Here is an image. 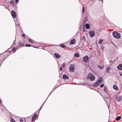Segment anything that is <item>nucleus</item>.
<instances>
[{
	"mask_svg": "<svg viewBox=\"0 0 122 122\" xmlns=\"http://www.w3.org/2000/svg\"><path fill=\"white\" fill-rule=\"evenodd\" d=\"M97 81L100 84L103 82V79L102 77H100L97 80Z\"/></svg>",
	"mask_w": 122,
	"mask_h": 122,
	"instance_id": "obj_9",
	"label": "nucleus"
},
{
	"mask_svg": "<svg viewBox=\"0 0 122 122\" xmlns=\"http://www.w3.org/2000/svg\"><path fill=\"white\" fill-rule=\"evenodd\" d=\"M85 11V9L84 7H82V12L83 13H84Z\"/></svg>",
	"mask_w": 122,
	"mask_h": 122,
	"instance_id": "obj_36",
	"label": "nucleus"
},
{
	"mask_svg": "<svg viewBox=\"0 0 122 122\" xmlns=\"http://www.w3.org/2000/svg\"><path fill=\"white\" fill-rule=\"evenodd\" d=\"M9 3L13 5L14 3V0H11Z\"/></svg>",
	"mask_w": 122,
	"mask_h": 122,
	"instance_id": "obj_27",
	"label": "nucleus"
},
{
	"mask_svg": "<svg viewBox=\"0 0 122 122\" xmlns=\"http://www.w3.org/2000/svg\"><path fill=\"white\" fill-rule=\"evenodd\" d=\"M100 85V84L98 83V82L97 81L93 84V86L94 87H97Z\"/></svg>",
	"mask_w": 122,
	"mask_h": 122,
	"instance_id": "obj_11",
	"label": "nucleus"
},
{
	"mask_svg": "<svg viewBox=\"0 0 122 122\" xmlns=\"http://www.w3.org/2000/svg\"><path fill=\"white\" fill-rule=\"evenodd\" d=\"M7 5L8 4L7 2H5V5L4 6L5 8L6 9H7L8 7V5H7Z\"/></svg>",
	"mask_w": 122,
	"mask_h": 122,
	"instance_id": "obj_24",
	"label": "nucleus"
},
{
	"mask_svg": "<svg viewBox=\"0 0 122 122\" xmlns=\"http://www.w3.org/2000/svg\"><path fill=\"white\" fill-rule=\"evenodd\" d=\"M89 34L91 37H93L95 35V32L93 31H90L89 32Z\"/></svg>",
	"mask_w": 122,
	"mask_h": 122,
	"instance_id": "obj_8",
	"label": "nucleus"
},
{
	"mask_svg": "<svg viewBox=\"0 0 122 122\" xmlns=\"http://www.w3.org/2000/svg\"><path fill=\"white\" fill-rule=\"evenodd\" d=\"M43 106V105H42L41 106V107L40 108V109H41V107H42Z\"/></svg>",
	"mask_w": 122,
	"mask_h": 122,
	"instance_id": "obj_44",
	"label": "nucleus"
},
{
	"mask_svg": "<svg viewBox=\"0 0 122 122\" xmlns=\"http://www.w3.org/2000/svg\"><path fill=\"white\" fill-rule=\"evenodd\" d=\"M54 55L57 58L59 59L60 57V56L58 54V53H55Z\"/></svg>",
	"mask_w": 122,
	"mask_h": 122,
	"instance_id": "obj_16",
	"label": "nucleus"
},
{
	"mask_svg": "<svg viewBox=\"0 0 122 122\" xmlns=\"http://www.w3.org/2000/svg\"><path fill=\"white\" fill-rule=\"evenodd\" d=\"M120 75L121 76H122V73H120Z\"/></svg>",
	"mask_w": 122,
	"mask_h": 122,
	"instance_id": "obj_46",
	"label": "nucleus"
},
{
	"mask_svg": "<svg viewBox=\"0 0 122 122\" xmlns=\"http://www.w3.org/2000/svg\"><path fill=\"white\" fill-rule=\"evenodd\" d=\"M15 2L16 4L18 3L19 2V0H15Z\"/></svg>",
	"mask_w": 122,
	"mask_h": 122,
	"instance_id": "obj_39",
	"label": "nucleus"
},
{
	"mask_svg": "<svg viewBox=\"0 0 122 122\" xmlns=\"http://www.w3.org/2000/svg\"><path fill=\"white\" fill-rule=\"evenodd\" d=\"M2 104L1 102V100L0 99V105L1 106L2 105Z\"/></svg>",
	"mask_w": 122,
	"mask_h": 122,
	"instance_id": "obj_41",
	"label": "nucleus"
},
{
	"mask_svg": "<svg viewBox=\"0 0 122 122\" xmlns=\"http://www.w3.org/2000/svg\"><path fill=\"white\" fill-rule=\"evenodd\" d=\"M60 46L62 48H66V46H65V45L63 44H61L60 45Z\"/></svg>",
	"mask_w": 122,
	"mask_h": 122,
	"instance_id": "obj_21",
	"label": "nucleus"
},
{
	"mask_svg": "<svg viewBox=\"0 0 122 122\" xmlns=\"http://www.w3.org/2000/svg\"><path fill=\"white\" fill-rule=\"evenodd\" d=\"M1 58H0V63L1 62V64H2L3 62V61H2V59H0Z\"/></svg>",
	"mask_w": 122,
	"mask_h": 122,
	"instance_id": "obj_38",
	"label": "nucleus"
},
{
	"mask_svg": "<svg viewBox=\"0 0 122 122\" xmlns=\"http://www.w3.org/2000/svg\"><path fill=\"white\" fill-rule=\"evenodd\" d=\"M16 50V48H13L12 50V51L13 52H15Z\"/></svg>",
	"mask_w": 122,
	"mask_h": 122,
	"instance_id": "obj_30",
	"label": "nucleus"
},
{
	"mask_svg": "<svg viewBox=\"0 0 122 122\" xmlns=\"http://www.w3.org/2000/svg\"><path fill=\"white\" fill-rule=\"evenodd\" d=\"M76 42V40L75 39H73V40H72L70 42V43L72 44L73 45L75 43V42Z\"/></svg>",
	"mask_w": 122,
	"mask_h": 122,
	"instance_id": "obj_17",
	"label": "nucleus"
},
{
	"mask_svg": "<svg viewBox=\"0 0 122 122\" xmlns=\"http://www.w3.org/2000/svg\"><path fill=\"white\" fill-rule=\"evenodd\" d=\"M25 46L26 47H30L31 46L30 45L28 44H26L25 45Z\"/></svg>",
	"mask_w": 122,
	"mask_h": 122,
	"instance_id": "obj_34",
	"label": "nucleus"
},
{
	"mask_svg": "<svg viewBox=\"0 0 122 122\" xmlns=\"http://www.w3.org/2000/svg\"><path fill=\"white\" fill-rule=\"evenodd\" d=\"M45 102L43 103V104H42V105H43L44 104V103Z\"/></svg>",
	"mask_w": 122,
	"mask_h": 122,
	"instance_id": "obj_48",
	"label": "nucleus"
},
{
	"mask_svg": "<svg viewBox=\"0 0 122 122\" xmlns=\"http://www.w3.org/2000/svg\"><path fill=\"white\" fill-rule=\"evenodd\" d=\"M1 63H0V67L1 66Z\"/></svg>",
	"mask_w": 122,
	"mask_h": 122,
	"instance_id": "obj_45",
	"label": "nucleus"
},
{
	"mask_svg": "<svg viewBox=\"0 0 122 122\" xmlns=\"http://www.w3.org/2000/svg\"><path fill=\"white\" fill-rule=\"evenodd\" d=\"M103 40L102 39H101L99 41H98V43L99 44H101L103 42Z\"/></svg>",
	"mask_w": 122,
	"mask_h": 122,
	"instance_id": "obj_25",
	"label": "nucleus"
},
{
	"mask_svg": "<svg viewBox=\"0 0 122 122\" xmlns=\"http://www.w3.org/2000/svg\"><path fill=\"white\" fill-rule=\"evenodd\" d=\"M60 70L61 71H62V68L61 67L60 68Z\"/></svg>",
	"mask_w": 122,
	"mask_h": 122,
	"instance_id": "obj_43",
	"label": "nucleus"
},
{
	"mask_svg": "<svg viewBox=\"0 0 122 122\" xmlns=\"http://www.w3.org/2000/svg\"><path fill=\"white\" fill-rule=\"evenodd\" d=\"M2 54V53H1V54H0V55L1 54Z\"/></svg>",
	"mask_w": 122,
	"mask_h": 122,
	"instance_id": "obj_50",
	"label": "nucleus"
},
{
	"mask_svg": "<svg viewBox=\"0 0 122 122\" xmlns=\"http://www.w3.org/2000/svg\"><path fill=\"white\" fill-rule=\"evenodd\" d=\"M63 79L64 80H68L69 79V77L66 75L64 74L62 76Z\"/></svg>",
	"mask_w": 122,
	"mask_h": 122,
	"instance_id": "obj_6",
	"label": "nucleus"
},
{
	"mask_svg": "<svg viewBox=\"0 0 122 122\" xmlns=\"http://www.w3.org/2000/svg\"><path fill=\"white\" fill-rule=\"evenodd\" d=\"M75 56L77 57H78L79 56V54L78 53H76L75 54Z\"/></svg>",
	"mask_w": 122,
	"mask_h": 122,
	"instance_id": "obj_26",
	"label": "nucleus"
},
{
	"mask_svg": "<svg viewBox=\"0 0 122 122\" xmlns=\"http://www.w3.org/2000/svg\"><path fill=\"white\" fill-rule=\"evenodd\" d=\"M121 117L120 116H119L117 117L116 119V120L117 121H118L121 119Z\"/></svg>",
	"mask_w": 122,
	"mask_h": 122,
	"instance_id": "obj_23",
	"label": "nucleus"
},
{
	"mask_svg": "<svg viewBox=\"0 0 122 122\" xmlns=\"http://www.w3.org/2000/svg\"><path fill=\"white\" fill-rule=\"evenodd\" d=\"M117 69L119 70H122V64H119L117 66Z\"/></svg>",
	"mask_w": 122,
	"mask_h": 122,
	"instance_id": "obj_12",
	"label": "nucleus"
},
{
	"mask_svg": "<svg viewBox=\"0 0 122 122\" xmlns=\"http://www.w3.org/2000/svg\"><path fill=\"white\" fill-rule=\"evenodd\" d=\"M86 39V38H85V36H83L82 38V40H84Z\"/></svg>",
	"mask_w": 122,
	"mask_h": 122,
	"instance_id": "obj_33",
	"label": "nucleus"
},
{
	"mask_svg": "<svg viewBox=\"0 0 122 122\" xmlns=\"http://www.w3.org/2000/svg\"><path fill=\"white\" fill-rule=\"evenodd\" d=\"M122 97L120 96H117L116 98V100H117V101L119 102L121 100Z\"/></svg>",
	"mask_w": 122,
	"mask_h": 122,
	"instance_id": "obj_10",
	"label": "nucleus"
},
{
	"mask_svg": "<svg viewBox=\"0 0 122 122\" xmlns=\"http://www.w3.org/2000/svg\"><path fill=\"white\" fill-rule=\"evenodd\" d=\"M37 116V114H36L34 115L33 116L32 118V121H33L36 118Z\"/></svg>",
	"mask_w": 122,
	"mask_h": 122,
	"instance_id": "obj_13",
	"label": "nucleus"
},
{
	"mask_svg": "<svg viewBox=\"0 0 122 122\" xmlns=\"http://www.w3.org/2000/svg\"><path fill=\"white\" fill-rule=\"evenodd\" d=\"M113 88L114 89L116 90H117L118 89L117 86L115 85H113Z\"/></svg>",
	"mask_w": 122,
	"mask_h": 122,
	"instance_id": "obj_18",
	"label": "nucleus"
},
{
	"mask_svg": "<svg viewBox=\"0 0 122 122\" xmlns=\"http://www.w3.org/2000/svg\"><path fill=\"white\" fill-rule=\"evenodd\" d=\"M20 122H23V119H20Z\"/></svg>",
	"mask_w": 122,
	"mask_h": 122,
	"instance_id": "obj_40",
	"label": "nucleus"
},
{
	"mask_svg": "<svg viewBox=\"0 0 122 122\" xmlns=\"http://www.w3.org/2000/svg\"><path fill=\"white\" fill-rule=\"evenodd\" d=\"M107 89V87L106 86H104L103 88L104 91L105 92L106 91Z\"/></svg>",
	"mask_w": 122,
	"mask_h": 122,
	"instance_id": "obj_32",
	"label": "nucleus"
},
{
	"mask_svg": "<svg viewBox=\"0 0 122 122\" xmlns=\"http://www.w3.org/2000/svg\"><path fill=\"white\" fill-rule=\"evenodd\" d=\"M65 62H64L62 64V67L64 68L65 67Z\"/></svg>",
	"mask_w": 122,
	"mask_h": 122,
	"instance_id": "obj_29",
	"label": "nucleus"
},
{
	"mask_svg": "<svg viewBox=\"0 0 122 122\" xmlns=\"http://www.w3.org/2000/svg\"><path fill=\"white\" fill-rule=\"evenodd\" d=\"M110 69V68L109 66L107 67L106 69V72L108 73L109 72V71Z\"/></svg>",
	"mask_w": 122,
	"mask_h": 122,
	"instance_id": "obj_14",
	"label": "nucleus"
},
{
	"mask_svg": "<svg viewBox=\"0 0 122 122\" xmlns=\"http://www.w3.org/2000/svg\"><path fill=\"white\" fill-rule=\"evenodd\" d=\"M85 27L86 29H88L90 27V25L88 23L86 24L85 25Z\"/></svg>",
	"mask_w": 122,
	"mask_h": 122,
	"instance_id": "obj_19",
	"label": "nucleus"
},
{
	"mask_svg": "<svg viewBox=\"0 0 122 122\" xmlns=\"http://www.w3.org/2000/svg\"><path fill=\"white\" fill-rule=\"evenodd\" d=\"M7 50L5 51L4 52V54L5 55L4 56L6 58L8 56V52H7Z\"/></svg>",
	"mask_w": 122,
	"mask_h": 122,
	"instance_id": "obj_20",
	"label": "nucleus"
},
{
	"mask_svg": "<svg viewBox=\"0 0 122 122\" xmlns=\"http://www.w3.org/2000/svg\"><path fill=\"white\" fill-rule=\"evenodd\" d=\"M52 92V91L50 93V95H49V96H50V94H51V93Z\"/></svg>",
	"mask_w": 122,
	"mask_h": 122,
	"instance_id": "obj_47",
	"label": "nucleus"
},
{
	"mask_svg": "<svg viewBox=\"0 0 122 122\" xmlns=\"http://www.w3.org/2000/svg\"><path fill=\"white\" fill-rule=\"evenodd\" d=\"M22 36L23 37H24L25 36V34L24 33L23 34V35H22Z\"/></svg>",
	"mask_w": 122,
	"mask_h": 122,
	"instance_id": "obj_42",
	"label": "nucleus"
},
{
	"mask_svg": "<svg viewBox=\"0 0 122 122\" xmlns=\"http://www.w3.org/2000/svg\"><path fill=\"white\" fill-rule=\"evenodd\" d=\"M88 57L87 56H86L83 57L82 60L84 62H86L88 59Z\"/></svg>",
	"mask_w": 122,
	"mask_h": 122,
	"instance_id": "obj_5",
	"label": "nucleus"
},
{
	"mask_svg": "<svg viewBox=\"0 0 122 122\" xmlns=\"http://www.w3.org/2000/svg\"><path fill=\"white\" fill-rule=\"evenodd\" d=\"M97 66L99 69L102 70H103L104 67V65H102V66H100L97 65Z\"/></svg>",
	"mask_w": 122,
	"mask_h": 122,
	"instance_id": "obj_15",
	"label": "nucleus"
},
{
	"mask_svg": "<svg viewBox=\"0 0 122 122\" xmlns=\"http://www.w3.org/2000/svg\"><path fill=\"white\" fill-rule=\"evenodd\" d=\"M10 122H15V121L13 119H11L10 120Z\"/></svg>",
	"mask_w": 122,
	"mask_h": 122,
	"instance_id": "obj_31",
	"label": "nucleus"
},
{
	"mask_svg": "<svg viewBox=\"0 0 122 122\" xmlns=\"http://www.w3.org/2000/svg\"><path fill=\"white\" fill-rule=\"evenodd\" d=\"M74 65L73 64H71L70 65L69 67V71L70 72H73L74 71Z\"/></svg>",
	"mask_w": 122,
	"mask_h": 122,
	"instance_id": "obj_3",
	"label": "nucleus"
},
{
	"mask_svg": "<svg viewBox=\"0 0 122 122\" xmlns=\"http://www.w3.org/2000/svg\"><path fill=\"white\" fill-rule=\"evenodd\" d=\"M88 77L91 81H94L95 79V76L91 73H89L88 75Z\"/></svg>",
	"mask_w": 122,
	"mask_h": 122,
	"instance_id": "obj_2",
	"label": "nucleus"
},
{
	"mask_svg": "<svg viewBox=\"0 0 122 122\" xmlns=\"http://www.w3.org/2000/svg\"><path fill=\"white\" fill-rule=\"evenodd\" d=\"M105 98L106 99H107L108 101H109V102H110V99L109 98V96L108 95H107V97H106Z\"/></svg>",
	"mask_w": 122,
	"mask_h": 122,
	"instance_id": "obj_22",
	"label": "nucleus"
},
{
	"mask_svg": "<svg viewBox=\"0 0 122 122\" xmlns=\"http://www.w3.org/2000/svg\"><path fill=\"white\" fill-rule=\"evenodd\" d=\"M19 47H20L21 46H23L24 45V41H20L18 43Z\"/></svg>",
	"mask_w": 122,
	"mask_h": 122,
	"instance_id": "obj_4",
	"label": "nucleus"
},
{
	"mask_svg": "<svg viewBox=\"0 0 122 122\" xmlns=\"http://www.w3.org/2000/svg\"><path fill=\"white\" fill-rule=\"evenodd\" d=\"M86 31V30H85V27H84L83 28V32H85Z\"/></svg>",
	"mask_w": 122,
	"mask_h": 122,
	"instance_id": "obj_37",
	"label": "nucleus"
},
{
	"mask_svg": "<svg viewBox=\"0 0 122 122\" xmlns=\"http://www.w3.org/2000/svg\"><path fill=\"white\" fill-rule=\"evenodd\" d=\"M10 55V54H8V55Z\"/></svg>",
	"mask_w": 122,
	"mask_h": 122,
	"instance_id": "obj_49",
	"label": "nucleus"
},
{
	"mask_svg": "<svg viewBox=\"0 0 122 122\" xmlns=\"http://www.w3.org/2000/svg\"><path fill=\"white\" fill-rule=\"evenodd\" d=\"M113 35L114 37L117 39H119L121 37L120 34L116 31H114L113 32Z\"/></svg>",
	"mask_w": 122,
	"mask_h": 122,
	"instance_id": "obj_1",
	"label": "nucleus"
},
{
	"mask_svg": "<svg viewBox=\"0 0 122 122\" xmlns=\"http://www.w3.org/2000/svg\"><path fill=\"white\" fill-rule=\"evenodd\" d=\"M29 41L31 43H34V41L31 39H30V38H29Z\"/></svg>",
	"mask_w": 122,
	"mask_h": 122,
	"instance_id": "obj_28",
	"label": "nucleus"
},
{
	"mask_svg": "<svg viewBox=\"0 0 122 122\" xmlns=\"http://www.w3.org/2000/svg\"><path fill=\"white\" fill-rule=\"evenodd\" d=\"M104 86V84H101L100 86V87H102Z\"/></svg>",
	"mask_w": 122,
	"mask_h": 122,
	"instance_id": "obj_35",
	"label": "nucleus"
},
{
	"mask_svg": "<svg viewBox=\"0 0 122 122\" xmlns=\"http://www.w3.org/2000/svg\"><path fill=\"white\" fill-rule=\"evenodd\" d=\"M11 14L12 17L14 18H16V14L14 11L12 10L11 11Z\"/></svg>",
	"mask_w": 122,
	"mask_h": 122,
	"instance_id": "obj_7",
	"label": "nucleus"
}]
</instances>
